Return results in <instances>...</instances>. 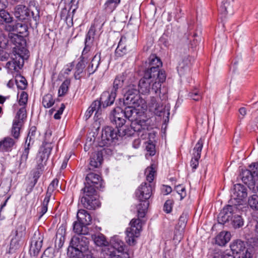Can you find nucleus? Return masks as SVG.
Listing matches in <instances>:
<instances>
[{
    "label": "nucleus",
    "instance_id": "13d9d810",
    "mask_svg": "<svg viewBox=\"0 0 258 258\" xmlns=\"http://www.w3.org/2000/svg\"><path fill=\"white\" fill-rule=\"evenodd\" d=\"M29 153V150H28L27 148L24 149V151L23 152V153L21 155L20 164H19V167L21 168V167L22 168H25L26 165V162L27 160L28 159V155Z\"/></svg>",
    "mask_w": 258,
    "mask_h": 258
},
{
    "label": "nucleus",
    "instance_id": "5701e85b",
    "mask_svg": "<svg viewBox=\"0 0 258 258\" xmlns=\"http://www.w3.org/2000/svg\"><path fill=\"white\" fill-rule=\"evenodd\" d=\"M127 39L126 37L121 36L117 48L115 50V56L116 57H121L127 54L128 52Z\"/></svg>",
    "mask_w": 258,
    "mask_h": 258
},
{
    "label": "nucleus",
    "instance_id": "c03bdc74",
    "mask_svg": "<svg viewBox=\"0 0 258 258\" xmlns=\"http://www.w3.org/2000/svg\"><path fill=\"white\" fill-rule=\"evenodd\" d=\"M28 23H16V32L18 34H22L24 36H28Z\"/></svg>",
    "mask_w": 258,
    "mask_h": 258
},
{
    "label": "nucleus",
    "instance_id": "4d7b16f0",
    "mask_svg": "<svg viewBox=\"0 0 258 258\" xmlns=\"http://www.w3.org/2000/svg\"><path fill=\"white\" fill-rule=\"evenodd\" d=\"M249 207L255 210H258V196L253 195L251 196L248 201Z\"/></svg>",
    "mask_w": 258,
    "mask_h": 258
},
{
    "label": "nucleus",
    "instance_id": "de8ad7c7",
    "mask_svg": "<svg viewBox=\"0 0 258 258\" xmlns=\"http://www.w3.org/2000/svg\"><path fill=\"white\" fill-rule=\"evenodd\" d=\"M187 221V214L183 213L180 216L177 225L176 226L175 228L178 230H180L181 232L183 231Z\"/></svg>",
    "mask_w": 258,
    "mask_h": 258
},
{
    "label": "nucleus",
    "instance_id": "b1692460",
    "mask_svg": "<svg viewBox=\"0 0 258 258\" xmlns=\"http://www.w3.org/2000/svg\"><path fill=\"white\" fill-rule=\"evenodd\" d=\"M233 2L234 0H222L221 4L218 8V12L221 17H225L227 14L233 13Z\"/></svg>",
    "mask_w": 258,
    "mask_h": 258
},
{
    "label": "nucleus",
    "instance_id": "a18cd8bd",
    "mask_svg": "<svg viewBox=\"0 0 258 258\" xmlns=\"http://www.w3.org/2000/svg\"><path fill=\"white\" fill-rule=\"evenodd\" d=\"M110 122L115 125L116 128L120 129L123 127L126 122L125 119L122 117L109 116Z\"/></svg>",
    "mask_w": 258,
    "mask_h": 258
},
{
    "label": "nucleus",
    "instance_id": "e2e57ef3",
    "mask_svg": "<svg viewBox=\"0 0 258 258\" xmlns=\"http://www.w3.org/2000/svg\"><path fill=\"white\" fill-rule=\"evenodd\" d=\"M188 96L192 100L197 101L202 98L201 94L196 88L190 92L188 94Z\"/></svg>",
    "mask_w": 258,
    "mask_h": 258
},
{
    "label": "nucleus",
    "instance_id": "bb28decb",
    "mask_svg": "<svg viewBox=\"0 0 258 258\" xmlns=\"http://www.w3.org/2000/svg\"><path fill=\"white\" fill-rule=\"evenodd\" d=\"M113 237H112L110 242H108L106 236L101 233L94 234L91 235V238L94 241V244L96 246L99 247L105 246L103 249L106 247H108V246L110 245L111 240Z\"/></svg>",
    "mask_w": 258,
    "mask_h": 258
},
{
    "label": "nucleus",
    "instance_id": "69168bd1",
    "mask_svg": "<svg viewBox=\"0 0 258 258\" xmlns=\"http://www.w3.org/2000/svg\"><path fill=\"white\" fill-rule=\"evenodd\" d=\"M174 201L173 200H168L164 203L163 207L164 211L168 214L171 213L172 210L173 205Z\"/></svg>",
    "mask_w": 258,
    "mask_h": 258
},
{
    "label": "nucleus",
    "instance_id": "f03ea898",
    "mask_svg": "<svg viewBox=\"0 0 258 258\" xmlns=\"http://www.w3.org/2000/svg\"><path fill=\"white\" fill-rule=\"evenodd\" d=\"M153 187L150 183H142L136 189V197L140 203L137 206V214L139 217L144 218L149 206V199L152 195Z\"/></svg>",
    "mask_w": 258,
    "mask_h": 258
},
{
    "label": "nucleus",
    "instance_id": "864d4df0",
    "mask_svg": "<svg viewBox=\"0 0 258 258\" xmlns=\"http://www.w3.org/2000/svg\"><path fill=\"white\" fill-rule=\"evenodd\" d=\"M117 132L119 133V137H130L135 135L132 128L127 127L124 125Z\"/></svg>",
    "mask_w": 258,
    "mask_h": 258
},
{
    "label": "nucleus",
    "instance_id": "6e6d98bb",
    "mask_svg": "<svg viewBox=\"0 0 258 258\" xmlns=\"http://www.w3.org/2000/svg\"><path fill=\"white\" fill-rule=\"evenodd\" d=\"M47 159L46 157H45V156H43L39 154L37 157V165L36 168L43 171L44 166L46 165Z\"/></svg>",
    "mask_w": 258,
    "mask_h": 258
},
{
    "label": "nucleus",
    "instance_id": "8fccbe9b",
    "mask_svg": "<svg viewBox=\"0 0 258 258\" xmlns=\"http://www.w3.org/2000/svg\"><path fill=\"white\" fill-rule=\"evenodd\" d=\"M27 117V111L25 107L20 108L18 111L14 121L18 120L23 124L24 120Z\"/></svg>",
    "mask_w": 258,
    "mask_h": 258
},
{
    "label": "nucleus",
    "instance_id": "680f3d73",
    "mask_svg": "<svg viewBox=\"0 0 258 258\" xmlns=\"http://www.w3.org/2000/svg\"><path fill=\"white\" fill-rule=\"evenodd\" d=\"M47 203L42 202L41 206L38 208V213L39 214V219H40L47 211L48 210Z\"/></svg>",
    "mask_w": 258,
    "mask_h": 258
},
{
    "label": "nucleus",
    "instance_id": "7c9ffc66",
    "mask_svg": "<svg viewBox=\"0 0 258 258\" xmlns=\"http://www.w3.org/2000/svg\"><path fill=\"white\" fill-rule=\"evenodd\" d=\"M234 195L239 200H242L247 196V188L241 184H236L234 186Z\"/></svg>",
    "mask_w": 258,
    "mask_h": 258
},
{
    "label": "nucleus",
    "instance_id": "603ef678",
    "mask_svg": "<svg viewBox=\"0 0 258 258\" xmlns=\"http://www.w3.org/2000/svg\"><path fill=\"white\" fill-rule=\"evenodd\" d=\"M65 4V8L69 7L70 10H72V13H75L78 8L79 0H62Z\"/></svg>",
    "mask_w": 258,
    "mask_h": 258
},
{
    "label": "nucleus",
    "instance_id": "a211bd4d",
    "mask_svg": "<svg viewBox=\"0 0 258 258\" xmlns=\"http://www.w3.org/2000/svg\"><path fill=\"white\" fill-rule=\"evenodd\" d=\"M135 105H126L123 106L121 109V112L123 111L124 117L131 122L139 119L141 115V112L139 110L136 108Z\"/></svg>",
    "mask_w": 258,
    "mask_h": 258
},
{
    "label": "nucleus",
    "instance_id": "49530a36",
    "mask_svg": "<svg viewBox=\"0 0 258 258\" xmlns=\"http://www.w3.org/2000/svg\"><path fill=\"white\" fill-rule=\"evenodd\" d=\"M142 122L144 123V121H142L139 119L135 120V121L132 122L131 128L133 130L134 134H135V133H140L145 130L146 126L142 124Z\"/></svg>",
    "mask_w": 258,
    "mask_h": 258
},
{
    "label": "nucleus",
    "instance_id": "ea45409f",
    "mask_svg": "<svg viewBox=\"0 0 258 258\" xmlns=\"http://www.w3.org/2000/svg\"><path fill=\"white\" fill-rule=\"evenodd\" d=\"M231 226L234 229H237L242 228L244 224V220L242 217L238 214H235L231 220Z\"/></svg>",
    "mask_w": 258,
    "mask_h": 258
},
{
    "label": "nucleus",
    "instance_id": "a19ab883",
    "mask_svg": "<svg viewBox=\"0 0 258 258\" xmlns=\"http://www.w3.org/2000/svg\"><path fill=\"white\" fill-rule=\"evenodd\" d=\"M70 10L68 11L67 8L63 9L60 13V18L61 20H64L68 26L71 27L73 26V15L74 13H72V16H71L70 13Z\"/></svg>",
    "mask_w": 258,
    "mask_h": 258
},
{
    "label": "nucleus",
    "instance_id": "f257e3e1",
    "mask_svg": "<svg viewBox=\"0 0 258 258\" xmlns=\"http://www.w3.org/2000/svg\"><path fill=\"white\" fill-rule=\"evenodd\" d=\"M39 13V10L35 7L32 9L19 5L14 8L15 17L22 22L28 23L33 28L37 27L40 19Z\"/></svg>",
    "mask_w": 258,
    "mask_h": 258
},
{
    "label": "nucleus",
    "instance_id": "dca6fc26",
    "mask_svg": "<svg viewBox=\"0 0 258 258\" xmlns=\"http://www.w3.org/2000/svg\"><path fill=\"white\" fill-rule=\"evenodd\" d=\"M24 63V58L19 52L14 54L11 60L6 63V68L11 71H15L19 73L20 70L22 69Z\"/></svg>",
    "mask_w": 258,
    "mask_h": 258
},
{
    "label": "nucleus",
    "instance_id": "a878e982",
    "mask_svg": "<svg viewBox=\"0 0 258 258\" xmlns=\"http://www.w3.org/2000/svg\"><path fill=\"white\" fill-rule=\"evenodd\" d=\"M101 53H97L92 59L91 62L86 69L88 73L87 77H89L98 69L101 61Z\"/></svg>",
    "mask_w": 258,
    "mask_h": 258
},
{
    "label": "nucleus",
    "instance_id": "2eb2a0df",
    "mask_svg": "<svg viewBox=\"0 0 258 258\" xmlns=\"http://www.w3.org/2000/svg\"><path fill=\"white\" fill-rule=\"evenodd\" d=\"M43 237L40 232L35 231L32 238L29 253L31 256H37L39 254L42 246Z\"/></svg>",
    "mask_w": 258,
    "mask_h": 258
},
{
    "label": "nucleus",
    "instance_id": "bf43d9fd",
    "mask_svg": "<svg viewBox=\"0 0 258 258\" xmlns=\"http://www.w3.org/2000/svg\"><path fill=\"white\" fill-rule=\"evenodd\" d=\"M155 171L152 167H148L145 171V174H146V179L150 184L154 178V174Z\"/></svg>",
    "mask_w": 258,
    "mask_h": 258
},
{
    "label": "nucleus",
    "instance_id": "20e7f679",
    "mask_svg": "<svg viewBox=\"0 0 258 258\" xmlns=\"http://www.w3.org/2000/svg\"><path fill=\"white\" fill-rule=\"evenodd\" d=\"M125 245L117 236L111 239L110 245L103 249L102 254L104 258H130L129 254L124 252Z\"/></svg>",
    "mask_w": 258,
    "mask_h": 258
},
{
    "label": "nucleus",
    "instance_id": "79ce46f5",
    "mask_svg": "<svg viewBox=\"0 0 258 258\" xmlns=\"http://www.w3.org/2000/svg\"><path fill=\"white\" fill-rule=\"evenodd\" d=\"M23 124L21 123L18 120L14 121L13 122V125L11 128V135L16 139V140H18L20 136V130Z\"/></svg>",
    "mask_w": 258,
    "mask_h": 258
},
{
    "label": "nucleus",
    "instance_id": "e433bc0d",
    "mask_svg": "<svg viewBox=\"0 0 258 258\" xmlns=\"http://www.w3.org/2000/svg\"><path fill=\"white\" fill-rule=\"evenodd\" d=\"M121 0H106L103 5V10L105 12L111 14L120 4Z\"/></svg>",
    "mask_w": 258,
    "mask_h": 258
},
{
    "label": "nucleus",
    "instance_id": "ddd939ff",
    "mask_svg": "<svg viewBox=\"0 0 258 258\" xmlns=\"http://www.w3.org/2000/svg\"><path fill=\"white\" fill-rule=\"evenodd\" d=\"M117 94L112 91H104L98 100V107L103 111V109L113 104Z\"/></svg>",
    "mask_w": 258,
    "mask_h": 258
},
{
    "label": "nucleus",
    "instance_id": "423d86ee",
    "mask_svg": "<svg viewBox=\"0 0 258 258\" xmlns=\"http://www.w3.org/2000/svg\"><path fill=\"white\" fill-rule=\"evenodd\" d=\"M83 195L81 202L84 208L88 210H95L100 206L101 203L98 198L97 190L83 188Z\"/></svg>",
    "mask_w": 258,
    "mask_h": 258
},
{
    "label": "nucleus",
    "instance_id": "774afa93",
    "mask_svg": "<svg viewBox=\"0 0 258 258\" xmlns=\"http://www.w3.org/2000/svg\"><path fill=\"white\" fill-rule=\"evenodd\" d=\"M28 95L27 92L22 91L19 99V104L20 106L25 105L27 103Z\"/></svg>",
    "mask_w": 258,
    "mask_h": 258
},
{
    "label": "nucleus",
    "instance_id": "9d476101",
    "mask_svg": "<svg viewBox=\"0 0 258 258\" xmlns=\"http://www.w3.org/2000/svg\"><path fill=\"white\" fill-rule=\"evenodd\" d=\"M258 163L254 162L249 166V169H245L241 174V179L245 184L253 185L258 179Z\"/></svg>",
    "mask_w": 258,
    "mask_h": 258
},
{
    "label": "nucleus",
    "instance_id": "cd10ccee",
    "mask_svg": "<svg viewBox=\"0 0 258 258\" xmlns=\"http://www.w3.org/2000/svg\"><path fill=\"white\" fill-rule=\"evenodd\" d=\"M190 61L188 57H184L177 67L179 75L184 76L190 72Z\"/></svg>",
    "mask_w": 258,
    "mask_h": 258
},
{
    "label": "nucleus",
    "instance_id": "393cba45",
    "mask_svg": "<svg viewBox=\"0 0 258 258\" xmlns=\"http://www.w3.org/2000/svg\"><path fill=\"white\" fill-rule=\"evenodd\" d=\"M51 133H46L44 137V139L42 145V148L43 150L39 153L41 155L45 156V157L48 158L49 155L52 149L51 142L50 141L49 138L51 137Z\"/></svg>",
    "mask_w": 258,
    "mask_h": 258
},
{
    "label": "nucleus",
    "instance_id": "338daca9",
    "mask_svg": "<svg viewBox=\"0 0 258 258\" xmlns=\"http://www.w3.org/2000/svg\"><path fill=\"white\" fill-rule=\"evenodd\" d=\"M175 189L180 196V200H182L186 196V192L185 187L181 184L175 186Z\"/></svg>",
    "mask_w": 258,
    "mask_h": 258
},
{
    "label": "nucleus",
    "instance_id": "1a4fd4ad",
    "mask_svg": "<svg viewBox=\"0 0 258 258\" xmlns=\"http://www.w3.org/2000/svg\"><path fill=\"white\" fill-rule=\"evenodd\" d=\"M86 182L83 188L88 189H101L104 187V181L101 176L94 172H90L86 176Z\"/></svg>",
    "mask_w": 258,
    "mask_h": 258
},
{
    "label": "nucleus",
    "instance_id": "c9c22d12",
    "mask_svg": "<svg viewBox=\"0 0 258 258\" xmlns=\"http://www.w3.org/2000/svg\"><path fill=\"white\" fill-rule=\"evenodd\" d=\"M230 233L229 232H221L216 237V243L220 246H224L230 240Z\"/></svg>",
    "mask_w": 258,
    "mask_h": 258
},
{
    "label": "nucleus",
    "instance_id": "c85d7f7f",
    "mask_svg": "<svg viewBox=\"0 0 258 258\" xmlns=\"http://www.w3.org/2000/svg\"><path fill=\"white\" fill-rule=\"evenodd\" d=\"M88 225L85 224L78 221L73 223V231L78 235H85L89 234Z\"/></svg>",
    "mask_w": 258,
    "mask_h": 258
},
{
    "label": "nucleus",
    "instance_id": "9b49d317",
    "mask_svg": "<svg viewBox=\"0 0 258 258\" xmlns=\"http://www.w3.org/2000/svg\"><path fill=\"white\" fill-rule=\"evenodd\" d=\"M238 211L236 205H227L223 207L218 216V222L219 224L224 225L226 222L231 221L232 217Z\"/></svg>",
    "mask_w": 258,
    "mask_h": 258
},
{
    "label": "nucleus",
    "instance_id": "5fc2aeb1",
    "mask_svg": "<svg viewBox=\"0 0 258 258\" xmlns=\"http://www.w3.org/2000/svg\"><path fill=\"white\" fill-rule=\"evenodd\" d=\"M0 18L6 23H11L13 20V17L6 10V9L0 11Z\"/></svg>",
    "mask_w": 258,
    "mask_h": 258
},
{
    "label": "nucleus",
    "instance_id": "f8f14e48",
    "mask_svg": "<svg viewBox=\"0 0 258 258\" xmlns=\"http://www.w3.org/2000/svg\"><path fill=\"white\" fill-rule=\"evenodd\" d=\"M143 77L151 82H153L154 80L165 82L166 75L165 71L158 70L156 68L151 67L148 68L144 70Z\"/></svg>",
    "mask_w": 258,
    "mask_h": 258
},
{
    "label": "nucleus",
    "instance_id": "473e14b6",
    "mask_svg": "<svg viewBox=\"0 0 258 258\" xmlns=\"http://www.w3.org/2000/svg\"><path fill=\"white\" fill-rule=\"evenodd\" d=\"M99 103H98V100H96L94 101L90 106L88 108L87 110L86 111L85 114V117L86 120H88L92 115L94 111L95 112V115H100L102 114V111L101 109H100L98 107Z\"/></svg>",
    "mask_w": 258,
    "mask_h": 258
},
{
    "label": "nucleus",
    "instance_id": "4c0bfd02",
    "mask_svg": "<svg viewBox=\"0 0 258 258\" xmlns=\"http://www.w3.org/2000/svg\"><path fill=\"white\" fill-rule=\"evenodd\" d=\"M146 63L149 64L148 68L153 67L156 68L158 70H160L159 68L162 66L161 59L155 54H151Z\"/></svg>",
    "mask_w": 258,
    "mask_h": 258
},
{
    "label": "nucleus",
    "instance_id": "6ab92c4d",
    "mask_svg": "<svg viewBox=\"0 0 258 258\" xmlns=\"http://www.w3.org/2000/svg\"><path fill=\"white\" fill-rule=\"evenodd\" d=\"M203 147V141L200 139L194 148L193 157L190 161V166L193 170L197 168L199 165V160L201 158V152Z\"/></svg>",
    "mask_w": 258,
    "mask_h": 258
},
{
    "label": "nucleus",
    "instance_id": "7ed1b4c3",
    "mask_svg": "<svg viewBox=\"0 0 258 258\" xmlns=\"http://www.w3.org/2000/svg\"><path fill=\"white\" fill-rule=\"evenodd\" d=\"M89 240L84 235L72 237L68 248L67 254L71 258H81L89 251Z\"/></svg>",
    "mask_w": 258,
    "mask_h": 258
},
{
    "label": "nucleus",
    "instance_id": "58836bf2",
    "mask_svg": "<svg viewBox=\"0 0 258 258\" xmlns=\"http://www.w3.org/2000/svg\"><path fill=\"white\" fill-rule=\"evenodd\" d=\"M25 230L26 227L22 225H20L17 227L15 231V235L11 240V245H12L13 243L19 244V241L25 235Z\"/></svg>",
    "mask_w": 258,
    "mask_h": 258
},
{
    "label": "nucleus",
    "instance_id": "aec40b11",
    "mask_svg": "<svg viewBox=\"0 0 258 258\" xmlns=\"http://www.w3.org/2000/svg\"><path fill=\"white\" fill-rule=\"evenodd\" d=\"M131 73L125 71L121 74L117 75L113 81L112 88L111 91L115 92L117 94L119 89L122 88L125 82L130 77Z\"/></svg>",
    "mask_w": 258,
    "mask_h": 258
},
{
    "label": "nucleus",
    "instance_id": "052dcab7",
    "mask_svg": "<svg viewBox=\"0 0 258 258\" xmlns=\"http://www.w3.org/2000/svg\"><path fill=\"white\" fill-rule=\"evenodd\" d=\"M124 106H120L118 103V106L114 108L110 112V116L124 117L123 111L121 112V109Z\"/></svg>",
    "mask_w": 258,
    "mask_h": 258
},
{
    "label": "nucleus",
    "instance_id": "412c9836",
    "mask_svg": "<svg viewBox=\"0 0 258 258\" xmlns=\"http://www.w3.org/2000/svg\"><path fill=\"white\" fill-rule=\"evenodd\" d=\"M86 68V63L84 57L81 55L79 57V61L76 64L75 68L74 78L76 80H81L82 77L85 76L87 72Z\"/></svg>",
    "mask_w": 258,
    "mask_h": 258
},
{
    "label": "nucleus",
    "instance_id": "0eeeda50",
    "mask_svg": "<svg viewBox=\"0 0 258 258\" xmlns=\"http://www.w3.org/2000/svg\"><path fill=\"white\" fill-rule=\"evenodd\" d=\"M138 218L133 219L130 222L131 227L126 230V242L130 245H134L136 243L135 238L138 237L142 230V220L138 216Z\"/></svg>",
    "mask_w": 258,
    "mask_h": 258
},
{
    "label": "nucleus",
    "instance_id": "2f4dec72",
    "mask_svg": "<svg viewBox=\"0 0 258 258\" xmlns=\"http://www.w3.org/2000/svg\"><path fill=\"white\" fill-rule=\"evenodd\" d=\"M78 221L85 224L90 225L92 222V217L90 214L84 209L78 210L77 214Z\"/></svg>",
    "mask_w": 258,
    "mask_h": 258
},
{
    "label": "nucleus",
    "instance_id": "0e129e2a",
    "mask_svg": "<svg viewBox=\"0 0 258 258\" xmlns=\"http://www.w3.org/2000/svg\"><path fill=\"white\" fill-rule=\"evenodd\" d=\"M192 38V40L191 41V45L193 47H196L201 41V36L200 35H198V32H194L192 35H191L189 38L190 40H191Z\"/></svg>",
    "mask_w": 258,
    "mask_h": 258
},
{
    "label": "nucleus",
    "instance_id": "f3484780",
    "mask_svg": "<svg viewBox=\"0 0 258 258\" xmlns=\"http://www.w3.org/2000/svg\"><path fill=\"white\" fill-rule=\"evenodd\" d=\"M102 152L98 151L91 154L88 167L89 170L98 171L101 168L103 161Z\"/></svg>",
    "mask_w": 258,
    "mask_h": 258
},
{
    "label": "nucleus",
    "instance_id": "4468645a",
    "mask_svg": "<svg viewBox=\"0 0 258 258\" xmlns=\"http://www.w3.org/2000/svg\"><path fill=\"white\" fill-rule=\"evenodd\" d=\"M119 129L112 126H106L103 128L101 135L102 141L104 144H110L111 142L118 140Z\"/></svg>",
    "mask_w": 258,
    "mask_h": 258
},
{
    "label": "nucleus",
    "instance_id": "09e8293b",
    "mask_svg": "<svg viewBox=\"0 0 258 258\" xmlns=\"http://www.w3.org/2000/svg\"><path fill=\"white\" fill-rule=\"evenodd\" d=\"M55 101L53 96L50 94L45 95L42 98V104L45 108H48L51 107L54 104Z\"/></svg>",
    "mask_w": 258,
    "mask_h": 258
},
{
    "label": "nucleus",
    "instance_id": "37998d69",
    "mask_svg": "<svg viewBox=\"0 0 258 258\" xmlns=\"http://www.w3.org/2000/svg\"><path fill=\"white\" fill-rule=\"evenodd\" d=\"M15 82L18 89L22 90L26 89L28 85L27 80L21 74L16 75Z\"/></svg>",
    "mask_w": 258,
    "mask_h": 258
},
{
    "label": "nucleus",
    "instance_id": "6e6552de",
    "mask_svg": "<svg viewBox=\"0 0 258 258\" xmlns=\"http://www.w3.org/2000/svg\"><path fill=\"white\" fill-rule=\"evenodd\" d=\"M246 243L240 240L236 239L230 244V248L233 253L240 254L241 258H252L254 247L251 245L245 246Z\"/></svg>",
    "mask_w": 258,
    "mask_h": 258
},
{
    "label": "nucleus",
    "instance_id": "c756f323",
    "mask_svg": "<svg viewBox=\"0 0 258 258\" xmlns=\"http://www.w3.org/2000/svg\"><path fill=\"white\" fill-rule=\"evenodd\" d=\"M151 81L144 77L141 78L138 84L139 93L143 95L148 94L151 89Z\"/></svg>",
    "mask_w": 258,
    "mask_h": 258
},
{
    "label": "nucleus",
    "instance_id": "f704fd0d",
    "mask_svg": "<svg viewBox=\"0 0 258 258\" xmlns=\"http://www.w3.org/2000/svg\"><path fill=\"white\" fill-rule=\"evenodd\" d=\"M17 142L18 140H16L15 138L12 139L9 137H6L0 141V148L3 147L5 151H11Z\"/></svg>",
    "mask_w": 258,
    "mask_h": 258
},
{
    "label": "nucleus",
    "instance_id": "4be33fe9",
    "mask_svg": "<svg viewBox=\"0 0 258 258\" xmlns=\"http://www.w3.org/2000/svg\"><path fill=\"white\" fill-rule=\"evenodd\" d=\"M26 36L18 33H12L11 35H9L13 43L17 47H20L19 50H21V51H27V49L25 48L26 45L25 37Z\"/></svg>",
    "mask_w": 258,
    "mask_h": 258
},
{
    "label": "nucleus",
    "instance_id": "39448f33",
    "mask_svg": "<svg viewBox=\"0 0 258 258\" xmlns=\"http://www.w3.org/2000/svg\"><path fill=\"white\" fill-rule=\"evenodd\" d=\"M142 101L140 93L136 86L132 85L124 90L123 97L118 99V104L120 106L135 105L139 106Z\"/></svg>",
    "mask_w": 258,
    "mask_h": 258
},
{
    "label": "nucleus",
    "instance_id": "3c124183",
    "mask_svg": "<svg viewBox=\"0 0 258 258\" xmlns=\"http://www.w3.org/2000/svg\"><path fill=\"white\" fill-rule=\"evenodd\" d=\"M70 83L71 80L69 79H66L62 82L58 89V96H63L67 93Z\"/></svg>",
    "mask_w": 258,
    "mask_h": 258
},
{
    "label": "nucleus",
    "instance_id": "72a5a7b5",
    "mask_svg": "<svg viewBox=\"0 0 258 258\" xmlns=\"http://www.w3.org/2000/svg\"><path fill=\"white\" fill-rule=\"evenodd\" d=\"M66 230L63 227H59L56 233L55 247L58 249L61 248L65 240Z\"/></svg>",
    "mask_w": 258,
    "mask_h": 258
}]
</instances>
